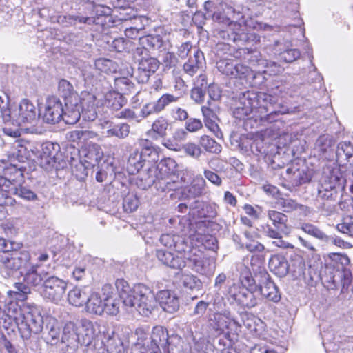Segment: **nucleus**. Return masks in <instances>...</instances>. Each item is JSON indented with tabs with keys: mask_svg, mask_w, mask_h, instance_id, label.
<instances>
[{
	"mask_svg": "<svg viewBox=\"0 0 353 353\" xmlns=\"http://www.w3.org/2000/svg\"><path fill=\"white\" fill-rule=\"evenodd\" d=\"M15 203L14 199L8 194L6 192L0 190V220L6 216L7 212L4 206H11Z\"/></svg>",
	"mask_w": 353,
	"mask_h": 353,
	"instance_id": "nucleus-52",
	"label": "nucleus"
},
{
	"mask_svg": "<svg viewBox=\"0 0 353 353\" xmlns=\"http://www.w3.org/2000/svg\"><path fill=\"white\" fill-rule=\"evenodd\" d=\"M185 152L194 158H198L201 153L199 146L194 143H188L183 146Z\"/></svg>",
	"mask_w": 353,
	"mask_h": 353,
	"instance_id": "nucleus-63",
	"label": "nucleus"
},
{
	"mask_svg": "<svg viewBox=\"0 0 353 353\" xmlns=\"http://www.w3.org/2000/svg\"><path fill=\"white\" fill-rule=\"evenodd\" d=\"M140 42L143 47L137 48L134 51V56L148 57L147 48H154L155 43L158 42V39L155 37L147 36L140 39Z\"/></svg>",
	"mask_w": 353,
	"mask_h": 353,
	"instance_id": "nucleus-44",
	"label": "nucleus"
},
{
	"mask_svg": "<svg viewBox=\"0 0 353 353\" xmlns=\"http://www.w3.org/2000/svg\"><path fill=\"white\" fill-rule=\"evenodd\" d=\"M114 87L117 90L118 93L126 94L132 88V83L125 77L116 78L114 79Z\"/></svg>",
	"mask_w": 353,
	"mask_h": 353,
	"instance_id": "nucleus-54",
	"label": "nucleus"
},
{
	"mask_svg": "<svg viewBox=\"0 0 353 353\" xmlns=\"http://www.w3.org/2000/svg\"><path fill=\"white\" fill-rule=\"evenodd\" d=\"M82 117L85 121H92L97 117L96 97L94 94L82 92L79 97Z\"/></svg>",
	"mask_w": 353,
	"mask_h": 353,
	"instance_id": "nucleus-17",
	"label": "nucleus"
},
{
	"mask_svg": "<svg viewBox=\"0 0 353 353\" xmlns=\"http://www.w3.org/2000/svg\"><path fill=\"white\" fill-rule=\"evenodd\" d=\"M181 281L185 288L191 290H199L202 286V282L201 280L191 273H182L181 276Z\"/></svg>",
	"mask_w": 353,
	"mask_h": 353,
	"instance_id": "nucleus-46",
	"label": "nucleus"
},
{
	"mask_svg": "<svg viewBox=\"0 0 353 353\" xmlns=\"http://www.w3.org/2000/svg\"><path fill=\"white\" fill-rule=\"evenodd\" d=\"M96 70L104 73L114 72L117 70L115 63L107 59H99L95 61Z\"/></svg>",
	"mask_w": 353,
	"mask_h": 353,
	"instance_id": "nucleus-49",
	"label": "nucleus"
},
{
	"mask_svg": "<svg viewBox=\"0 0 353 353\" xmlns=\"http://www.w3.org/2000/svg\"><path fill=\"white\" fill-rule=\"evenodd\" d=\"M335 228L338 232L349 237H353V216L351 215L343 216L340 222L336 225Z\"/></svg>",
	"mask_w": 353,
	"mask_h": 353,
	"instance_id": "nucleus-40",
	"label": "nucleus"
},
{
	"mask_svg": "<svg viewBox=\"0 0 353 353\" xmlns=\"http://www.w3.org/2000/svg\"><path fill=\"white\" fill-rule=\"evenodd\" d=\"M343 189H334L327 191L326 189L318 190V197L327 201H336L338 199L339 194Z\"/></svg>",
	"mask_w": 353,
	"mask_h": 353,
	"instance_id": "nucleus-58",
	"label": "nucleus"
},
{
	"mask_svg": "<svg viewBox=\"0 0 353 353\" xmlns=\"http://www.w3.org/2000/svg\"><path fill=\"white\" fill-rule=\"evenodd\" d=\"M147 143H148V141L147 139L139 140V144L144 146L142 150L139 152V154H141L143 159H145L146 157L157 156V153L154 148L146 145Z\"/></svg>",
	"mask_w": 353,
	"mask_h": 353,
	"instance_id": "nucleus-62",
	"label": "nucleus"
},
{
	"mask_svg": "<svg viewBox=\"0 0 353 353\" xmlns=\"http://www.w3.org/2000/svg\"><path fill=\"white\" fill-rule=\"evenodd\" d=\"M205 185V179L201 176H197L193 179L189 192L193 196H199L203 193Z\"/></svg>",
	"mask_w": 353,
	"mask_h": 353,
	"instance_id": "nucleus-50",
	"label": "nucleus"
},
{
	"mask_svg": "<svg viewBox=\"0 0 353 353\" xmlns=\"http://www.w3.org/2000/svg\"><path fill=\"white\" fill-rule=\"evenodd\" d=\"M199 143L208 152L218 154L221 151V145L209 136H201Z\"/></svg>",
	"mask_w": 353,
	"mask_h": 353,
	"instance_id": "nucleus-45",
	"label": "nucleus"
},
{
	"mask_svg": "<svg viewBox=\"0 0 353 353\" xmlns=\"http://www.w3.org/2000/svg\"><path fill=\"white\" fill-rule=\"evenodd\" d=\"M105 346L108 353H124L123 342L118 336H110Z\"/></svg>",
	"mask_w": 353,
	"mask_h": 353,
	"instance_id": "nucleus-48",
	"label": "nucleus"
},
{
	"mask_svg": "<svg viewBox=\"0 0 353 353\" xmlns=\"http://www.w3.org/2000/svg\"><path fill=\"white\" fill-rule=\"evenodd\" d=\"M252 96L255 111L260 114L261 118L264 117L267 121H272L274 115L279 114V112L273 108V105L276 103L275 97L261 92H254Z\"/></svg>",
	"mask_w": 353,
	"mask_h": 353,
	"instance_id": "nucleus-9",
	"label": "nucleus"
},
{
	"mask_svg": "<svg viewBox=\"0 0 353 353\" xmlns=\"http://www.w3.org/2000/svg\"><path fill=\"white\" fill-rule=\"evenodd\" d=\"M65 109H63L62 120L67 124H75L82 116L79 99L68 100L65 103Z\"/></svg>",
	"mask_w": 353,
	"mask_h": 353,
	"instance_id": "nucleus-24",
	"label": "nucleus"
},
{
	"mask_svg": "<svg viewBox=\"0 0 353 353\" xmlns=\"http://www.w3.org/2000/svg\"><path fill=\"white\" fill-rule=\"evenodd\" d=\"M197 207H202V210H206L207 213L204 212H199V215L200 216L213 218L216 215V210L214 209V206H212L209 204H205L199 201H195L194 203L190 205V209H194Z\"/></svg>",
	"mask_w": 353,
	"mask_h": 353,
	"instance_id": "nucleus-53",
	"label": "nucleus"
},
{
	"mask_svg": "<svg viewBox=\"0 0 353 353\" xmlns=\"http://www.w3.org/2000/svg\"><path fill=\"white\" fill-rule=\"evenodd\" d=\"M26 144L28 142L21 139L16 140L12 144L10 155L19 163L24 162L28 159V151Z\"/></svg>",
	"mask_w": 353,
	"mask_h": 353,
	"instance_id": "nucleus-35",
	"label": "nucleus"
},
{
	"mask_svg": "<svg viewBox=\"0 0 353 353\" xmlns=\"http://www.w3.org/2000/svg\"><path fill=\"white\" fill-rule=\"evenodd\" d=\"M82 160L79 165H76V170H79L81 172L79 178L83 179L87 176V169L89 167L97 165L103 157V152L97 144H89L81 151Z\"/></svg>",
	"mask_w": 353,
	"mask_h": 353,
	"instance_id": "nucleus-10",
	"label": "nucleus"
},
{
	"mask_svg": "<svg viewBox=\"0 0 353 353\" xmlns=\"http://www.w3.org/2000/svg\"><path fill=\"white\" fill-rule=\"evenodd\" d=\"M209 328L214 332L215 335H220L225 332L237 333L241 327L239 321L233 318L230 312H216L208 320Z\"/></svg>",
	"mask_w": 353,
	"mask_h": 353,
	"instance_id": "nucleus-4",
	"label": "nucleus"
},
{
	"mask_svg": "<svg viewBox=\"0 0 353 353\" xmlns=\"http://www.w3.org/2000/svg\"><path fill=\"white\" fill-rule=\"evenodd\" d=\"M3 174L5 177L8 179V181L12 185L17 186L23 181V170L22 166L12 163L6 164L2 168Z\"/></svg>",
	"mask_w": 353,
	"mask_h": 353,
	"instance_id": "nucleus-27",
	"label": "nucleus"
},
{
	"mask_svg": "<svg viewBox=\"0 0 353 353\" xmlns=\"http://www.w3.org/2000/svg\"><path fill=\"white\" fill-rule=\"evenodd\" d=\"M216 68L222 74L240 79L255 78L253 71L243 64L235 63L232 59H221L216 63Z\"/></svg>",
	"mask_w": 353,
	"mask_h": 353,
	"instance_id": "nucleus-8",
	"label": "nucleus"
},
{
	"mask_svg": "<svg viewBox=\"0 0 353 353\" xmlns=\"http://www.w3.org/2000/svg\"><path fill=\"white\" fill-rule=\"evenodd\" d=\"M156 256L163 264L173 269L182 270L186 265L183 258L165 250H157Z\"/></svg>",
	"mask_w": 353,
	"mask_h": 353,
	"instance_id": "nucleus-23",
	"label": "nucleus"
},
{
	"mask_svg": "<svg viewBox=\"0 0 353 353\" xmlns=\"http://www.w3.org/2000/svg\"><path fill=\"white\" fill-rule=\"evenodd\" d=\"M176 165L175 161L172 159H168L161 161L157 166L159 172H163L164 176L157 175V181L153 179H149L147 184L143 187V189L150 187L152 184L155 183L159 188H161L163 191L165 190H177L180 185L178 182L172 180L168 176L170 171L168 167L174 168Z\"/></svg>",
	"mask_w": 353,
	"mask_h": 353,
	"instance_id": "nucleus-7",
	"label": "nucleus"
},
{
	"mask_svg": "<svg viewBox=\"0 0 353 353\" xmlns=\"http://www.w3.org/2000/svg\"><path fill=\"white\" fill-rule=\"evenodd\" d=\"M300 52L296 49H286L279 53V59L286 63H291L300 57Z\"/></svg>",
	"mask_w": 353,
	"mask_h": 353,
	"instance_id": "nucleus-57",
	"label": "nucleus"
},
{
	"mask_svg": "<svg viewBox=\"0 0 353 353\" xmlns=\"http://www.w3.org/2000/svg\"><path fill=\"white\" fill-rule=\"evenodd\" d=\"M107 107L114 111L119 110L124 105L125 101L122 95L118 92H110L105 95Z\"/></svg>",
	"mask_w": 353,
	"mask_h": 353,
	"instance_id": "nucleus-42",
	"label": "nucleus"
},
{
	"mask_svg": "<svg viewBox=\"0 0 353 353\" xmlns=\"http://www.w3.org/2000/svg\"><path fill=\"white\" fill-rule=\"evenodd\" d=\"M344 179L337 171H330L324 173L322 176L318 190L326 189L327 191L334 189H344Z\"/></svg>",
	"mask_w": 353,
	"mask_h": 353,
	"instance_id": "nucleus-21",
	"label": "nucleus"
},
{
	"mask_svg": "<svg viewBox=\"0 0 353 353\" xmlns=\"http://www.w3.org/2000/svg\"><path fill=\"white\" fill-rule=\"evenodd\" d=\"M191 269L202 275L210 276L215 270V262L209 257L192 256L187 258Z\"/></svg>",
	"mask_w": 353,
	"mask_h": 353,
	"instance_id": "nucleus-19",
	"label": "nucleus"
},
{
	"mask_svg": "<svg viewBox=\"0 0 353 353\" xmlns=\"http://www.w3.org/2000/svg\"><path fill=\"white\" fill-rule=\"evenodd\" d=\"M78 341L79 336L74 324L70 322L65 324L61 336L62 343H67L68 345H72L78 342Z\"/></svg>",
	"mask_w": 353,
	"mask_h": 353,
	"instance_id": "nucleus-37",
	"label": "nucleus"
},
{
	"mask_svg": "<svg viewBox=\"0 0 353 353\" xmlns=\"http://www.w3.org/2000/svg\"><path fill=\"white\" fill-rule=\"evenodd\" d=\"M67 287L68 283L65 280L49 274L44 280L42 296L45 299L58 304L63 299Z\"/></svg>",
	"mask_w": 353,
	"mask_h": 353,
	"instance_id": "nucleus-6",
	"label": "nucleus"
},
{
	"mask_svg": "<svg viewBox=\"0 0 353 353\" xmlns=\"http://www.w3.org/2000/svg\"><path fill=\"white\" fill-rule=\"evenodd\" d=\"M115 287L123 304L125 306L132 305V290L128 282L123 279H119L115 282Z\"/></svg>",
	"mask_w": 353,
	"mask_h": 353,
	"instance_id": "nucleus-31",
	"label": "nucleus"
},
{
	"mask_svg": "<svg viewBox=\"0 0 353 353\" xmlns=\"http://www.w3.org/2000/svg\"><path fill=\"white\" fill-rule=\"evenodd\" d=\"M159 66V61L151 57H143L139 59V66L136 78L139 83H147L150 77L155 73Z\"/></svg>",
	"mask_w": 353,
	"mask_h": 353,
	"instance_id": "nucleus-16",
	"label": "nucleus"
},
{
	"mask_svg": "<svg viewBox=\"0 0 353 353\" xmlns=\"http://www.w3.org/2000/svg\"><path fill=\"white\" fill-rule=\"evenodd\" d=\"M17 319V324L21 336L29 339L32 334H37L43 330V321L39 307L36 305L26 304Z\"/></svg>",
	"mask_w": 353,
	"mask_h": 353,
	"instance_id": "nucleus-2",
	"label": "nucleus"
},
{
	"mask_svg": "<svg viewBox=\"0 0 353 353\" xmlns=\"http://www.w3.org/2000/svg\"><path fill=\"white\" fill-rule=\"evenodd\" d=\"M168 344V334L161 326L154 327L151 334V349L153 353H161L160 349L166 348Z\"/></svg>",
	"mask_w": 353,
	"mask_h": 353,
	"instance_id": "nucleus-22",
	"label": "nucleus"
},
{
	"mask_svg": "<svg viewBox=\"0 0 353 353\" xmlns=\"http://www.w3.org/2000/svg\"><path fill=\"white\" fill-rule=\"evenodd\" d=\"M13 193L21 199L29 201H34L38 199L35 192L30 189L21 185V183L13 188Z\"/></svg>",
	"mask_w": 353,
	"mask_h": 353,
	"instance_id": "nucleus-47",
	"label": "nucleus"
},
{
	"mask_svg": "<svg viewBox=\"0 0 353 353\" xmlns=\"http://www.w3.org/2000/svg\"><path fill=\"white\" fill-rule=\"evenodd\" d=\"M181 99V95L174 96L172 94L166 93L163 94L158 100L145 103L140 111V119L137 121L148 117L149 116L158 114L163 111L167 105L172 103H176Z\"/></svg>",
	"mask_w": 353,
	"mask_h": 353,
	"instance_id": "nucleus-12",
	"label": "nucleus"
},
{
	"mask_svg": "<svg viewBox=\"0 0 353 353\" xmlns=\"http://www.w3.org/2000/svg\"><path fill=\"white\" fill-rule=\"evenodd\" d=\"M203 126V124L201 120L194 118H190L188 119L185 123V128L187 130L191 132H196L201 129Z\"/></svg>",
	"mask_w": 353,
	"mask_h": 353,
	"instance_id": "nucleus-64",
	"label": "nucleus"
},
{
	"mask_svg": "<svg viewBox=\"0 0 353 353\" xmlns=\"http://www.w3.org/2000/svg\"><path fill=\"white\" fill-rule=\"evenodd\" d=\"M108 125V130L106 132L107 137H115L118 139H125L128 137L130 131V126L125 123L112 124L106 122Z\"/></svg>",
	"mask_w": 353,
	"mask_h": 353,
	"instance_id": "nucleus-30",
	"label": "nucleus"
},
{
	"mask_svg": "<svg viewBox=\"0 0 353 353\" xmlns=\"http://www.w3.org/2000/svg\"><path fill=\"white\" fill-rule=\"evenodd\" d=\"M103 312L117 315L119 312L120 300L117 298L103 299Z\"/></svg>",
	"mask_w": 353,
	"mask_h": 353,
	"instance_id": "nucleus-51",
	"label": "nucleus"
},
{
	"mask_svg": "<svg viewBox=\"0 0 353 353\" xmlns=\"http://www.w3.org/2000/svg\"><path fill=\"white\" fill-rule=\"evenodd\" d=\"M254 92L246 91L241 92L235 101L233 111L234 116L239 119H243L255 111L254 105Z\"/></svg>",
	"mask_w": 353,
	"mask_h": 353,
	"instance_id": "nucleus-15",
	"label": "nucleus"
},
{
	"mask_svg": "<svg viewBox=\"0 0 353 353\" xmlns=\"http://www.w3.org/2000/svg\"><path fill=\"white\" fill-rule=\"evenodd\" d=\"M12 105L8 106V101H5L2 97H0V116L3 123V127H8L9 120L6 119V114H8V112H11Z\"/></svg>",
	"mask_w": 353,
	"mask_h": 353,
	"instance_id": "nucleus-61",
	"label": "nucleus"
},
{
	"mask_svg": "<svg viewBox=\"0 0 353 353\" xmlns=\"http://www.w3.org/2000/svg\"><path fill=\"white\" fill-rule=\"evenodd\" d=\"M219 171L215 170V172L209 169L203 170V174L210 183L216 186H221L222 184V179L218 174Z\"/></svg>",
	"mask_w": 353,
	"mask_h": 353,
	"instance_id": "nucleus-59",
	"label": "nucleus"
},
{
	"mask_svg": "<svg viewBox=\"0 0 353 353\" xmlns=\"http://www.w3.org/2000/svg\"><path fill=\"white\" fill-rule=\"evenodd\" d=\"M139 205V201L136 196L128 194L123 202V208L125 212L131 213L135 211Z\"/></svg>",
	"mask_w": 353,
	"mask_h": 353,
	"instance_id": "nucleus-55",
	"label": "nucleus"
},
{
	"mask_svg": "<svg viewBox=\"0 0 353 353\" xmlns=\"http://www.w3.org/2000/svg\"><path fill=\"white\" fill-rule=\"evenodd\" d=\"M39 111L32 101L23 99L19 104L12 105V110L6 114L8 119V127H3L5 135L19 138L21 134V127L28 128L35 125L39 119Z\"/></svg>",
	"mask_w": 353,
	"mask_h": 353,
	"instance_id": "nucleus-1",
	"label": "nucleus"
},
{
	"mask_svg": "<svg viewBox=\"0 0 353 353\" xmlns=\"http://www.w3.org/2000/svg\"><path fill=\"white\" fill-rule=\"evenodd\" d=\"M88 294L85 290L74 288L70 290L68 294V301L70 304L81 307L85 304Z\"/></svg>",
	"mask_w": 353,
	"mask_h": 353,
	"instance_id": "nucleus-34",
	"label": "nucleus"
},
{
	"mask_svg": "<svg viewBox=\"0 0 353 353\" xmlns=\"http://www.w3.org/2000/svg\"><path fill=\"white\" fill-rule=\"evenodd\" d=\"M259 282V286H257L259 295L261 294L268 300L275 303L280 301L281 296L279 293L278 288L270 279L267 272L260 273V280Z\"/></svg>",
	"mask_w": 353,
	"mask_h": 353,
	"instance_id": "nucleus-18",
	"label": "nucleus"
},
{
	"mask_svg": "<svg viewBox=\"0 0 353 353\" xmlns=\"http://www.w3.org/2000/svg\"><path fill=\"white\" fill-rule=\"evenodd\" d=\"M85 304L88 312L99 315L103 313V299L99 294L88 295Z\"/></svg>",
	"mask_w": 353,
	"mask_h": 353,
	"instance_id": "nucleus-36",
	"label": "nucleus"
},
{
	"mask_svg": "<svg viewBox=\"0 0 353 353\" xmlns=\"http://www.w3.org/2000/svg\"><path fill=\"white\" fill-rule=\"evenodd\" d=\"M58 89L60 94L65 99V101L68 100L78 99L79 96L74 90L72 85L65 79H61L59 82Z\"/></svg>",
	"mask_w": 353,
	"mask_h": 353,
	"instance_id": "nucleus-39",
	"label": "nucleus"
},
{
	"mask_svg": "<svg viewBox=\"0 0 353 353\" xmlns=\"http://www.w3.org/2000/svg\"><path fill=\"white\" fill-rule=\"evenodd\" d=\"M30 259L27 252L12 250L10 252L0 253V263L10 271H17L26 265Z\"/></svg>",
	"mask_w": 353,
	"mask_h": 353,
	"instance_id": "nucleus-14",
	"label": "nucleus"
},
{
	"mask_svg": "<svg viewBox=\"0 0 353 353\" xmlns=\"http://www.w3.org/2000/svg\"><path fill=\"white\" fill-rule=\"evenodd\" d=\"M145 159H143L138 150L130 153L128 160L127 170L130 174L137 173L145 164Z\"/></svg>",
	"mask_w": 353,
	"mask_h": 353,
	"instance_id": "nucleus-32",
	"label": "nucleus"
},
{
	"mask_svg": "<svg viewBox=\"0 0 353 353\" xmlns=\"http://www.w3.org/2000/svg\"><path fill=\"white\" fill-rule=\"evenodd\" d=\"M229 294L239 305L246 308L255 307L259 300L257 289L241 288L236 285L230 288Z\"/></svg>",
	"mask_w": 353,
	"mask_h": 353,
	"instance_id": "nucleus-11",
	"label": "nucleus"
},
{
	"mask_svg": "<svg viewBox=\"0 0 353 353\" xmlns=\"http://www.w3.org/2000/svg\"><path fill=\"white\" fill-rule=\"evenodd\" d=\"M336 161L341 165H353V145L350 141L341 142L336 151Z\"/></svg>",
	"mask_w": 353,
	"mask_h": 353,
	"instance_id": "nucleus-26",
	"label": "nucleus"
},
{
	"mask_svg": "<svg viewBox=\"0 0 353 353\" xmlns=\"http://www.w3.org/2000/svg\"><path fill=\"white\" fill-rule=\"evenodd\" d=\"M53 148L54 146L51 143L46 144L43 147L40 156V165L42 168L48 169L54 165L55 156L51 150Z\"/></svg>",
	"mask_w": 353,
	"mask_h": 353,
	"instance_id": "nucleus-38",
	"label": "nucleus"
},
{
	"mask_svg": "<svg viewBox=\"0 0 353 353\" xmlns=\"http://www.w3.org/2000/svg\"><path fill=\"white\" fill-rule=\"evenodd\" d=\"M268 265L270 270L279 277L285 276L288 272L289 265L283 256H272L269 261Z\"/></svg>",
	"mask_w": 353,
	"mask_h": 353,
	"instance_id": "nucleus-28",
	"label": "nucleus"
},
{
	"mask_svg": "<svg viewBox=\"0 0 353 353\" xmlns=\"http://www.w3.org/2000/svg\"><path fill=\"white\" fill-rule=\"evenodd\" d=\"M63 105L59 98L51 96L47 98L43 113V120L46 123L55 124L63 119Z\"/></svg>",
	"mask_w": 353,
	"mask_h": 353,
	"instance_id": "nucleus-13",
	"label": "nucleus"
},
{
	"mask_svg": "<svg viewBox=\"0 0 353 353\" xmlns=\"http://www.w3.org/2000/svg\"><path fill=\"white\" fill-rule=\"evenodd\" d=\"M204 61L203 53L199 49H196L193 57H190L183 64L184 72L191 77L194 76L202 68Z\"/></svg>",
	"mask_w": 353,
	"mask_h": 353,
	"instance_id": "nucleus-25",
	"label": "nucleus"
},
{
	"mask_svg": "<svg viewBox=\"0 0 353 353\" xmlns=\"http://www.w3.org/2000/svg\"><path fill=\"white\" fill-rule=\"evenodd\" d=\"M218 36L223 41H233L236 43H245L250 41H259V37L250 32L246 25L238 23H230L225 30H221L217 32Z\"/></svg>",
	"mask_w": 353,
	"mask_h": 353,
	"instance_id": "nucleus-5",
	"label": "nucleus"
},
{
	"mask_svg": "<svg viewBox=\"0 0 353 353\" xmlns=\"http://www.w3.org/2000/svg\"><path fill=\"white\" fill-rule=\"evenodd\" d=\"M300 228L306 234L322 242L327 243L330 240V237L322 230H321L318 226L310 223H301Z\"/></svg>",
	"mask_w": 353,
	"mask_h": 353,
	"instance_id": "nucleus-33",
	"label": "nucleus"
},
{
	"mask_svg": "<svg viewBox=\"0 0 353 353\" xmlns=\"http://www.w3.org/2000/svg\"><path fill=\"white\" fill-rule=\"evenodd\" d=\"M39 268V265H35L26 272L24 276V281L28 285L37 286L42 282L43 283L46 278L50 274L49 272H45L43 270L38 272Z\"/></svg>",
	"mask_w": 353,
	"mask_h": 353,
	"instance_id": "nucleus-29",
	"label": "nucleus"
},
{
	"mask_svg": "<svg viewBox=\"0 0 353 353\" xmlns=\"http://www.w3.org/2000/svg\"><path fill=\"white\" fill-rule=\"evenodd\" d=\"M240 280L242 284L241 288H250L257 289V285H255V280L252 277L250 271L245 270L241 274Z\"/></svg>",
	"mask_w": 353,
	"mask_h": 353,
	"instance_id": "nucleus-56",
	"label": "nucleus"
},
{
	"mask_svg": "<svg viewBox=\"0 0 353 353\" xmlns=\"http://www.w3.org/2000/svg\"><path fill=\"white\" fill-rule=\"evenodd\" d=\"M132 305L140 314L148 316L155 307L156 298L152 290L146 285L139 283L132 290Z\"/></svg>",
	"mask_w": 353,
	"mask_h": 353,
	"instance_id": "nucleus-3",
	"label": "nucleus"
},
{
	"mask_svg": "<svg viewBox=\"0 0 353 353\" xmlns=\"http://www.w3.org/2000/svg\"><path fill=\"white\" fill-rule=\"evenodd\" d=\"M157 299L163 310L168 313H174L179 307V301L176 294L170 290L159 291L157 294Z\"/></svg>",
	"mask_w": 353,
	"mask_h": 353,
	"instance_id": "nucleus-20",
	"label": "nucleus"
},
{
	"mask_svg": "<svg viewBox=\"0 0 353 353\" xmlns=\"http://www.w3.org/2000/svg\"><path fill=\"white\" fill-rule=\"evenodd\" d=\"M268 216L272 221L276 229L283 231L286 228L288 217L283 213L276 210H269Z\"/></svg>",
	"mask_w": 353,
	"mask_h": 353,
	"instance_id": "nucleus-41",
	"label": "nucleus"
},
{
	"mask_svg": "<svg viewBox=\"0 0 353 353\" xmlns=\"http://www.w3.org/2000/svg\"><path fill=\"white\" fill-rule=\"evenodd\" d=\"M278 205L285 212H292L295 211L297 206L296 200L292 199H281L279 201Z\"/></svg>",
	"mask_w": 353,
	"mask_h": 353,
	"instance_id": "nucleus-60",
	"label": "nucleus"
},
{
	"mask_svg": "<svg viewBox=\"0 0 353 353\" xmlns=\"http://www.w3.org/2000/svg\"><path fill=\"white\" fill-rule=\"evenodd\" d=\"M169 125L168 121L163 117L157 119L152 125V128L148 134H157L159 137H163L166 135V131Z\"/></svg>",
	"mask_w": 353,
	"mask_h": 353,
	"instance_id": "nucleus-43",
	"label": "nucleus"
}]
</instances>
